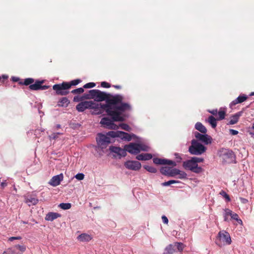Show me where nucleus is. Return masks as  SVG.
Listing matches in <instances>:
<instances>
[{
	"label": "nucleus",
	"instance_id": "1",
	"mask_svg": "<svg viewBox=\"0 0 254 254\" xmlns=\"http://www.w3.org/2000/svg\"><path fill=\"white\" fill-rule=\"evenodd\" d=\"M83 97L87 99H93L97 102L105 101V104L96 103L97 109L101 108L104 110L115 121H124L125 118L122 114L131 109L129 103L124 102V97L121 94L112 95L98 89H92L89 90L88 94H85Z\"/></svg>",
	"mask_w": 254,
	"mask_h": 254
},
{
	"label": "nucleus",
	"instance_id": "2",
	"mask_svg": "<svg viewBox=\"0 0 254 254\" xmlns=\"http://www.w3.org/2000/svg\"><path fill=\"white\" fill-rule=\"evenodd\" d=\"M203 158L197 157H192L190 159L184 161L183 166L186 170H189L195 173H200L203 171L201 167H198L197 163L203 162Z\"/></svg>",
	"mask_w": 254,
	"mask_h": 254
},
{
	"label": "nucleus",
	"instance_id": "3",
	"mask_svg": "<svg viewBox=\"0 0 254 254\" xmlns=\"http://www.w3.org/2000/svg\"><path fill=\"white\" fill-rule=\"evenodd\" d=\"M45 80H35L32 78H27L24 80L23 81H20L18 84L20 85H29V88L31 90H46L48 89L50 86L48 85H42L44 83Z\"/></svg>",
	"mask_w": 254,
	"mask_h": 254
},
{
	"label": "nucleus",
	"instance_id": "4",
	"mask_svg": "<svg viewBox=\"0 0 254 254\" xmlns=\"http://www.w3.org/2000/svg\"><path fill=\"white\" fill-rule=\"evenodd\" d=\"M206 147L195 139L191 141V145L189 147V151L191 154L199 155L204 153Z\"/></svg>",
	"mask_w": 254,
	"mask_h": 254
},
{
	"label": "nucleus",
	"instance_id": "5",
	"mask_svg": "<svg viewBox=\"0 0 254 254\" xmlns=\"http://www.w3.org/2000/svg\"><path fill=\"white\" fill-rule=\"evenodd\" d=\"M219 156L223 163H230L233 161L234 154L231 150L222 148L219 151Z\"/></svg>",
	"mask_w": 254,
	"mask_h": 254
},
{
	"label": "nucleus",
	"instance_id": "6",
	"mask_svg": "<svg viewBox=\"0 0 254 254\" xmlns=\"http://www.w3.org/2000/svg\"><path fill=\"white\" fill-rule=\"evenodd\" d=\"M98 105L93 101H86L79 103L76 106V110L80 112H83L87 109H97Z\"/></svg>",
	"mask_w": 254,
	"mask_h": 254
},
{
	"label": "nucleus",
	"instance_id": "7",
	"mask_svg": "<svg viewBox=\"0 0 254 254\" xmlns=\"http://www.w3.org/2000/svg\"><path fill=\"white\" fill-rule=\"evenodd\" d=\"M53 89L55 91L56 94L58 95H66L69 93V89L65 82L54 85Z\"/></svg>",
	"mask_w": 254,
	"mask_h": 254
},
{
	"label": "nucleus",
	"instance_id": "8",
	"mask_svg": "<svg viewBox=\"0 0 254 254\" xmlns=\"http://www.w3.org/2000/svg\"><path fill=\"white\" fill-rule=\"evenodd\" d=\"M96 141L99 147L104 149L111 143V139L109 136L99 133L97 134Z\"/></svg>",
	"mask_w": 254,
	"mask_h": 254
},
{
	"label": "nucleus",
	"instance_id": "9",
	"mask_svg": "<svg viewBox=\"0 0 254 254\" xmlns=\"http://www.w3.org/2000/svg\"><path fill=\"white\" fill-rule=\"evenodd\" d=\"M219 241L220 243H218V245L219 246H225L229 245L231 243V239L229 233L225 231H222L219 232L218 234Z\"/></svg>",
	"mask_w": 254,
	"mask_h": 254
},
{
	"label": "nucleus",
	"instance_id": "10",
	"mask_svg": "<svg viewBox=\"0 0 254 254\" xmlns=\"http://www.w3.org/2000/svg\"><path fill=\"white\" fill-rule=\"evenodd\" d=\"M203 134H202L198 132L195 131L194 132V136L197 139L202 142L205 144H211L212 140V137L206 133Z\"/></svg>",
	"mask_w": 254,
	"mask_h": 254
},
{
	"label": "nucleus",
	"instance_id": "11",
	"mask_svg": "<svg viewBox=\"0 0 254 254\" xmlns=\"http://www.w3.org/2000/svg\"><path fill=\"white\" fill-rule=\"evenodd\" d=\"M124 165L127 169L133 171H138L141 167V163L137 161H127Z\"/></svg>",
	"mask_w": 254,
	"mask_h": 254
},
{
	"label": "nucleus",
	"instance_id": "12",
	"mask_svg": "<svg viewBox=\"0 0 254 254\" xmlns=\"http://www.w3.org/2000/svg\"><path fill=\"white\" fill-rule=\"evenodd\" d=\"M153 163L156 165H169L172 167H174L177 165L175 161L166 159L154 158L153 159Z\"/></svg>",
	"mask_w": 254,
	"mask_h": 254
},
{
	"label": "nucleus",
	"instance_id": "13",
	"mask_svg": "<svg viewBox=\"0 0 254 254\" xmlns=\"http://www.w3.org/2000/svg\"><path fill=\"white\" fill-rule=\"evenodd\" d=\"M138 146V143H130L128 145H125V150L131 154H137L140 152Z\"/></svg>",
	"mask_w": 254,
	"mask_h": 254
},
{
	"label": "nucleus",
	"instance_id": "14",
	"mask_svg": "<svg viewBox=\"0 0 254 254\" xmlns=\"http://www.w3.org/2000/svg\"><path fill=\"white\" fill-rule=\"evenodd\" d=\"M63 174L61 173L59 175L53 177L50 180L49 184L53 187H56L60 184L61 182L63 180Z\"/></svg>",
	"mask_w": 254,
	"mask_h": 254
},
{
	"label": "nucleus",
	"instance_id": "15",
	"mask_svg": "<svg viewBox=\"0 0 254 254\" xmlns=\"http://www.w3.org/2000/svg\"><path fill=\"white\" fill-rule=\"evenodd\" d=\"M175 168L172 169L171 167H162L160 169V172L162 174L170 176V177H174V173H175Z\"/></svg>",
	"mask_w": 254,
	"mask_h": 254
},
{
	"label": "nucleus",
	"instance_id": "16",
	"mask_svg": "<svg viewBox=\"0 0 254 254\" xmlns=\"http://www.w3.org/2000/svg\"><path fill=\"white\" fill-rule=\"evenodd\" d=\"M110 150L111 152L117 154L120 156L124 157L126 155V150L125 149H122L120 147L111 146L110 147Z\"/></svg>",
	"mask_w": 254,
	"mask_h": 254
},
{
	"label": "nucleus",
	"instance_id": "17",
	"mask_svg": "<svg viewBox=\"0 0 254 254\" xmlns=\"http://www.w3.org/2000/svg\"><path fill=\"white\" fill-rule=\"evenodd\" d=\"M248 98V97L245 94L240 95L235 100L233 101L230 105L234 106L237 104L242 103L246 101Z\"/></svg>",
	"mask_w": 254,
	"mask_h": 254
},
{
	"label": "nucleus",
	"instance_id": "18",
	"mask_svg": "<svg viewBox=\"0 0 254 254\" xmlns=\"http://www.w3.org/2000/svg\"><path fill=\"white\" fill-rule=\"evenodd\" d=\"M242 114L243 112L240 111L232 115L227 125H234L237 124L239 121L240 117L242 115Z\"/></svg>",
	"mask_w": 254,
	"mask_h": 254
},
{
	"label": "nucleus",
	"instance_id": "19",
	"mask_svg": "<svg viewBox=\"0 0 254 254\" xmlns=\"http://www.w3.org/2000/svg\"><path fill=\"white\" fill-rule=\"evenodd\" d=\"M92 239V236L86 233H82L77 237L78 240L82 242H89Z\"/></svg>",
	"mask_w": 254,
	"mask_h": 254
},
{
	"label": "nucleus",
	"instance_id": "20",
	"mask_svg": "<svg viewBox=\"0 0 254 254\" xmlns=\"http://www.w3.org/2000/svg\"><path fill=\"white\" fill-rule=\"evenodd\" d=\"M61 214L56 212H49L45 217V220L47 221H52L55 219L61 217Z\"/></svg>",
	"mask_w": 254,
	"mask_h": 254
},
{
	"label": "nucleus",
	"instance_id": "21",
	"mask_svg": "<svg viewBox=\"0 0 254 254\" xmlns=\"http://www.w3.org/2000/svg\"><path fill=\"white\" fill-rule=\"evenodd\" d=\"M152 156L149 153L140 154L136 156V159L138 160L146 161L151 159Z\"/></svg>",
	"mask_w": 254,
	"mask_h": 254
},
{
	"label": "nucleus",
	"instance_id": "22",
	"mask_svg": "<svg viewBox=\"0 0 254 254\" xmlns=\"http://www.w3.org/2000/svg\"><path fill=\"white\" fill-rule=\"evenodd\" d=\"M111 118L112 117H111ZM112 122H115L113 120V119H110L108 117H104L102 118L100 121V124L102 125L105 126L106 127L108 128V127L111 126Z\"/></svg>",
	"mask_w": 254,
	"mask_h": 254
},
{
	"label": "nucleus",
	"instance_id": "23",
	"mask_svg": "<svg viewBox=\"0 0 254 254\" xmlns=\"http://www.w3.org/2000/svg\"><path fill=\"white\" fill-rule=\"evenodd\" d=\"M195 128L202 133H206L207 132L206 128L200 122L195 124Z\"/></svg>",
	"mask_w": 254,
	"mask_h": 254
},
{
	"label": "nucleus",
	"instance_id": "24",
	"mask_svg": "<svg viewBox=\"0 0 254 254\" xmlns=\"http://www.w3.org/2000/svg\"><path fill=\"white\" fill-rule=\"evenodd\" d=\"M175 173H174V176L178 175V178L180 179H184L187 178V173L184 171H181L179 169H177L176 168H175Z\"/></svg>",
	"mask_w": 254,
	"mask_h": 254
},
{
	"label": "nucleus",
	"instance_id": "25",
	"mask_svg": "<svg viewBox=\"0 0 254 254\" xmlns=\"http://www.w3.org/2000/svg\"><path fill=\"white\" fill-rule=\"evenodd\" d=\"M69 103V101L66 97L62 98L58 103V106L59 107H66Z\"/></svg>",
	"mask_w": 254,
	"mask_h": 254
},
{
	"label": "nucleus",
	"instance_id": "26",
	"mask_svg": "<svg viewBox=\"0 0 254 254\" xmlns=\"http://www.w3.org/2000/svg\"><path fill=\"white\" fill-rule=\"evenodd\" d=\"M173 246L172 244H170L166 247L163 254H174L176 252V250L173 248Z\"/></svg>",
	"mask_w": 254,
	"mask_h": 254
},
{
	"label": "nucleus",
	"instance_id": "27",
	"mask_svg": "<svg viewBox=\"0 0 254 254\" xmlns=\"http://www.w3.org/2000/svg\"><path fill=\"white\" fill-rule=\"evenodd\" d=\"M228 212L230 214V216L232 219L236 220L238 223L240 224L243 223L242 220L239 218V217L237 213L233 212L232 211H228Z\"/></svg>",
	"mask_w": 254,
	"mask_h": 254
},
{
	"label": "nucleus",
	"instance_id": "28",
	"mask_svg": "<svg viewBox=\"0 0 254 254\" xmlns=\"http://www.w3.org/2000/svg\"><path fill=\"white\" fill-rule=\"evenodd\" d=\"M38 200L37 198L32 197H27L25 200V202L29 205H30L31 204L35 205L38 203Z\"/></svg>",
	"mask_w": 254,
	"mask_h": 254
},
{
	"label": "nucleus",
	"instance_id": "29",
	"mask_svg": "<svg viewBox=\"0 0 254 254\" xmlns=\"http://www.w3.org/2000/svg\"><path fill=\"white\" fill-rule=\"evenodd\" d=\"M120 134V137L122 139L127 141H130L131 139V136L128 133L121 131Z\"/></svg>",
	"mask_w": 254,
	"mask_h": 254
},
{
	"label": "nucleus",
	"instance_id": "30",
	"mask_svg": "<svg viewBox=\"0 0 254 254\" xmlns=\"http://www.w3.org/2000/svg\"><path fill=\"white\" fill-rule=\"evenodd\" d=\"M208 122L211 125L212 128H214L217 126L216 119L212 116L208 117L207 120Z\"/></svg>",
	"mask_w": 254,
	"mask_h": 254
},
{
	"label": "nucleus",
	"instance_id": "31",
	"mask_svg": "<svg viewBox=\"0 0 254 254\" xmlns=\"http://www.w3.org/2000/svg\"><path fill=\"white\" fill-rule=\"evenodd\" d=\"M172 245H174L173 248H176L179 252H182L185 248V245L182 243L175 242Z\"/></svg>",
	"mask_w": 254,
	"mask_h": 254
},
{
	"label": "nucleus",
	"instance_id": "32",
	"mask_svg": "<svg viewBox=\"0 0 254 254\" xmlns=\"http://www.w3.org/2000/svg\"><path fill=\"white\" fill-rule=\"evenodd\" d=\"M81 82V80L79 79L73 80L71 81L70 82H65L66 85L68 86V89H69L72 86L76 85L79 84Z\"/></svg>",
	"mask_w": 254,
	"mask_h": 254
},
{
	"label": "nucleus",
	"instance_id": "33",
	"mask_svg": "<svg viewBox=\"0 0 254 254\" xmlns=\"http://www.w3.org/2000/svg\"><path fill=\"white\" fill-rule=\"evenodd\" d=\"M121 132V131H109L107 135L109 136L112 137H120V133Z\"/></svg>",
	"mask_w": 254,
	"mask_h": 254
},
{
	"label": "nucleus",
	"instance_id": "34",
	"mask_svg": "<svg viewBox=\"0 0 254 254\" xmlns=\"http://www.w3.org/2000/svg\"><path fill=\"white\" fill-rule=\"evenodd\" d=\"M8 252L10 254H21V253L18 252L17 248L15 246L12 248H9L7 249Z\"/></svg>",
	"mask_w": 254,
	"mask_h": 254
},
{
	"label": "nucleus",
	"instance_id": "35",
	"mask_svg": "<svg viewBox=\"0 0 254 254\" xmlns=\"http://www.w3.org/2000/svg\"><path fill=\"white\" fill-rule=\"evenodd\" d=\"M138 148L140 151H147L149 150V147L144 144L142 143H138Z\"/></svg>",
	"mask_w": 254,
	"mask_h": 254
},
{
	"label": "nucleus",
	"instance_id": "36",
	"mask_svg": "<svg viewBox=\"0 0 254 254\" xmlns=\"http://www.w3.org/2000/svg\"><path fill=\"white\" fill-rule=\"evenodd\" d=\"M144 168L149 172L152 173H155L157 172V169L155 168L152 166L145 165L144 166Z\"/></svg>",
	"mask_w": 254,
	"mask_h": 254
},
{
	"label": "nucleus",
	"instance_id": "37",
	"mask_svg": "<svg viewBox=\"0 0 254 254\" xmlns=\"http://www.w3.org/2000/svg\"><path fill=\"white\" fill-rule=\"evenodd\" d=\"M217 114L218 115L217 120H222L225 118L226 115V112L225 111L220 110L218 112Z\"/></svg>",
	"mask_w": 254,
	"mask_h": 254
},
{
	"label": "nucleus",
	"instance_id": "38",
	"mask_svg": "<svg viewBox=\"0 0 254 254\" xmlns=\"http://www.w3.org/2000/svg\"><path fill=\"white\" fill-rule=\"evenodd\" d=\"M59 206L63 209L66 210L70 208L71 204L69 203H62Z\"/></svg>",
	"mask_w": 254,
	"mask_h": 254
},
{
	"label": "nucleus",
	"instance_id": "39",
	"mask_svg": "<svg viewBox=\"0 0 254 254\" xmlns=\"http://www.w3.org/2000/svg\"><path fill=\"white\" fill-rule=\"evenodd\" d=\"M179 182L178 181L176 180H170L167 182H164L162 184V185L163 186H170L171 184L178 183Z\"/></svg>",
	"mask_w": 254,
	"mask_h": 254
},
{
	"label": "nucleus",
	"instance_id": "40",
	"mask_svg": "<svg viewBox=\"0 0 254 254\" xmlns=\"http://www.w3.org/2000/svg\"><path fill=\"white\" fill-rule=\"evenodd\" d=\"M84 90L83 88L80 87L72 90L71 93L73 94H81L82 93L84 92Z\"/></svg>",
	"mask_w": 254,
	"mask_h": 254
},
{
	"label": "nucleus",
	"instance_id": "41",
	"mask_svg": "<svg viewBox=\"0 0 254 254\" xmlns=\"http://www.w3.org/2000/svg\"><path fill=\"white\" fill-rule=\"evenodd\" d=\"M15 246L17 248L18 252L21 253V254H22L26 250V246L24 245H15Z\"/></svg>",
	"mask_w": 254,
	"mask_h": 254
},
{
	"label": "nucleus",
	"instance_id": "42",
	"mask_svg": "<svg viewBox=\"0 0 254 254\" xmlns=\"http://www.w3.org/2000/svg\"><path fill=\"white\" fill-rule=\"evenodd\" d=\"M220 194H221L227 200V201H230L231 200L229 195L224 191L222 190Z\"/></svg>",
	"mask_w": 254,
	"mask_h": 254
},
{
	"label": "nucleus",
	"instance_id": "43",
	"mask_svg": "<svg viewBox=\"0 0 254 254\" xmlns=\"http://www.w3.org/2000/svg\"><path fill=\"white\" fill-rule=\"evenodd\" d=\"M95 85H96V84L94 82H89V83H87L85 84L83 86V88H93V87H95Z\"/></svg>",
	"mask_w": 254,
	"mask_h": 254
},
{
	"label": "nucleus",
	"instance_id": "44",
	"mask_svg": "<svg viewBox=\"0 0 254 254\" xmlns=\"http://www.w3.org/2000/svg\"><path fill=\"white\" fill-rule=\"evenodd\" d=\"M120 127L123 129H124L127 131L129 130L130 127L128 125L126 124H124V123L121 124L120 125Z\"/></svg>",
	"mask_w": 254,
	"mask_h": 254
},
{
	"label": "nucleus",
	"instance_id": "45",
	"mask_svg": "<svg viewBox=\"0 0 254 254\" xmlns=\"http://www.w3.org/2000/svg\"><path fill=\"white\" fill-rule=\"evenodd\" d=\"M225 215L224 216V220L225 221H228V216H230V214H229L228 211H232L229 209H225Z\"/></svg>",
	"mask_w": 254,
	"mask_h": 254
},
{
	"label": "nucleus",
	"instance_id": "46",
	"mask_svg": "<svg viewBox=\"0 0 254 254\" xmlns=\"http://www.w3.org/2000/svg\"><path fill=\"white\" fill-rule=\"evenodd\" d=\"M75 177L78 180H82L84 178V175L82 173H78L75 176Z\"/></svg>",
	"mask_w": 254,
	"mask_h": 254
},
{
	"label": "nucleus",
	"instance_id": "47",
	"mask_svg": "<svg viewBox=\"0 0 254 254\" xmlns=\"http://www.w3.org/2000/svg\"><path fill=\"white\" fill-rule=\"evenodd\" d=\"M112 122L111 126L108 127V129H117L119 128V127Z\"/></svg>",
	"mask_w": 254,
	"mask_h": 254
},
{
	"label": "nucleus",
	"instance_id": "48",
	"mask_svg": "<svg viewBox=\"0 0 254 254\" xmlns=\"http://www.w3.org/2000/svg\"><path fill=\"white\" fill-rule=\"evenodd\" d=\"M101 86L103 88H110L111 87L110 84L105 81L102 82Z\"/></svg>",
	"mask_w": 254,
	"mask_h": 254
},
{
	"label": "nucleus",
	"instance_id": "49",
	"mask_svg": "<svg viewBox=\"0 0 254 254\" xmlns=\"http://www.w3.org/2000/svg\"><path fill=\"white\" fill-rule=\"evenodd\" d=\"M229 132L231 135H235L238 134V131L233 129H230L229 130Z\"/></svg>",
	"mask_w": 254,
	"mask_h": 254
},
{
	"label": "nucleus",
	"instance_id": "50",
	"mask_svg": "<svg viewBox=\"0 0 254 254\" xmlns=\"http://www.w3.org/2000/svg\"><path fill=\"white\" fill-rule=\"evenodd\" d=\"M162 221L164 223L166 224H167L168 223V219L166 216H165V215L162 216Z\"/></svg>",
	"mask_w": 254,
	"mask_h": 254
},
{
	"label": "nucleus",
	"instance_id": "51",
	"mask_svg": "<svg viewBox=\"0 0 254 254\" xmlns=\"http://www.w3.org/2000/svg\"><path fill=\"white\" fill-rule=\"evenodd\" d=\"M21 239V237H11L9 238L8 240L10 241H13L15 240H20Z\"/></svg>",
	"mask_w": 254,
	"mask_h": 254
},
{
	"label": "nucleus",
	"instance_id": "52",
	"mask_svg": "<svg viewBox=\"0 0 254 254\" xmlns=\"http://www.w3.org/2000/svg\"><path fill=\"white\" fill-rule=\"evenodd\" d=\"M59 134H60V133H59V132H57V133H53L52 134V135H51V137H52L53 139H56L57 138H58V135H59Z\"/></svg>",
	"mask_w": 254,
	"mask_h": 254
},
{
	"label": "nucleus",
	"instance_id": "53",
	"mask_svg": "<svg viewBox=\"0 0 254 254\" xmlns=\"http://www.w3.org/2000/svg\"><path fill=\"white\" fill-rule=\"evenodd\" d=\"M209 112L212 114L213 115L216 116L217 114L218 111L217 109H214L211 111H209Z\"/></svg>",
	"mask_w": 254,
	"mask_h": 254
},
{
	"label": "nucleus",
	"instance_id": "54",
	"mask_svg": "<svg viewBox=\"0 0 254 254\" xmlns=\"http://www.w3.org/2000/svg\"><path fill=\"white\" fill-rule=\"evenodd\" d=\"M175 155L176 156V158L178 159L177 162H179L182 160V158L180 156V155L178 153H175Z\"/></svg>",
	"mask_w": 254,
	"mask_h": 254
},
{
	"label": "nucleus",
	"instance_id": "55",
	"mask_svg": "<svg viewBox=\"0 0 254 254\" xmlns=\"http://www.w3.org/2000/svg\"><path fill=\"white\" fill-rule=\"evenodd\" d=\"M81 100V98H79L78 96H75L73 98V101L75 102H78Z\"/></svg>",
	"mask_w": 254,
	"mask_h": 254
},
{
	"label": "nucleus",
	"instance_id": "56",
	"mask_svg": "<svg viewBox=\"0 0 254 254\" xmlns=\"http://www.w3.org/2000/svg\"><path fill=\"white\" fill-rule=\"evenodd\" d=\"M12 80L14 82H18V81H19V78L18 77H13L12 78Z\"/></svg>",
	"mask_w": 254,
	"mask_h": 254
},
{
	"label": "nucleus",
	"instance_id": "57",
	"mask_svg": "<svg viewBox=\"0 0 254 254\" xmlns=\"http://www.w3.org/2000/svg\"><path fill=\"white\" fill-rule=\"evenodd\" d=\"M113 87L117 89H121L122 88V86L119 85H113Z\"/></svg>",
	"mask_w": 254,
	"mask_h": 254
},
{
	"label": "nucleus",
	"instance_id": "58",
	"mask_svg": "<svg viewBox=\"0 0 254 254\" xmlns=\"http://www.w3.org/2000/svg\"><path fill=\"white\" fill-rule=\"evenodd\" d=\"M1 188H4L7 186V183L6 182H2L0 184Z\"/></svg>",
	"mask_w": 254,
	"mask_h": 254
},
{
	"label": "nucleus",
	"instance_id": "59",
	"mask_svg": "<svg viewBox=\"0 0 254 254\" xmlns=\"http://www.w3.org/2000/svg\"><path fill=\"white\" fill-rule=\"evenodd\" d=\"M2 254H10L8 252V250H7L6 251L4 252Z\"/></svg>",
	"mask_w": 254,
	"mask_h": 254
},
{
	"label": "nucleus",
	"instance_id": "60",
	"mask_svg": "<svg viewBox=\"0 0 254 254\" xmlns=\"http://www.w3.org/2000/svg\"><path fill=\"white\" fill-rule=\"evenodd\" d=\"M57 127L58 128H60V127H61V126H60V125H57Z\"/></svg>",
	"mask_w": 254,
	"mask_h": 254
},
{
	"label": "nucleus",
	"instance_id": "61",
	"mask_svg": "<svg viewBox=\"0 0 254 254\" xmlns=\"http://www.w3.org/2000/svg\"><path fill=\"white\" fill-rule=\"evenodd\" d=\"M250 96H253V95H254V92H252V93L250 94Z\"/></svg>",
	"mask_w": 254,
	"mask_h": 254
},
{
	"label": "nucleus",
	"instance_id": "62",
	"mask_svg": "<svg viewBox=\"0 0 254 254\" xmlns=\"http://www.w3.org/2000/svg\"><path fill=\"white\" fill-rule=\"evenodd\" d=\"M253 128L254 129V125H253Z\"/></svg>",
	"mask_w": 254,
	"mask_h": 254
},
{
	"label": "nucleus",
	"instance_id": "63",
	"mask_svg": "<svg viewBox=\"0 0 254 254\" xmlns=\"http://www.w3.org/2000/svg\"><path fill=\"white\" fill-rule=\"evenodd\" d=\"M23 223H24V224H27V222H23Z\"/></svg>",
	"mask_w": 254,
	"mask_h": 254
}]
</instances>
